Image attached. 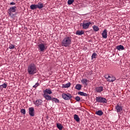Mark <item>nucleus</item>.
I'll list each match as a JSON object with an SVG mask.
<instances>
[{
    "label": "nucleus",
    "instance_id": "f257e3e1",
    "mask_svg": "<svg viewBox=\"0 0 130 130\" xmlns=\"http://www.w3.org/2000/svg\"><path fill=\"white\" fill-rule=\"evenodd\" d=\"M27 72L28 75H35L37 73L36 65L32 63L27 67Z\"/></svg>",
    "mask_w": 130,
    "mask_h": 130
},
{
    "label": "nucleus",
    "instance_id": "f03ea898",
    "mask_svg": "<svg viewBox=\"0 0 130 130\" xmlns=\"http://www.w3.org/2000/svg\"><path fill=\"white\" fill-rule=\"evenodd\" d=\"M72 44V38L70 36H66L61 42V45L64 47H69Z\"/></svg>",
    "mask_w": 130,
    "mask_h": 130
},
{
    "label": "nucleus",
    "instance_id": "7ed1b4c3",
    "mask_svg": "<svg viewBox=\"0 0 130 130\" xmlns=\"http://www.w3.org/2000/svg\"><path fill=\"white\" fill-rule=\"evenodd\" d=\"M96 102L99 103H107V100L105 98H102L101 96H97L95 99Z\"/></svg>",
    "mask_w": 130,
    "mask_h": 130
},
{
    "label": "nucleus",
    "instance_id": "20e7f679",
    "mask_svg": "<svg viewBox=\"0 0 130 130\" xmlns=\"http://www.w3.org/2000/svg\"><path fill=\"white\" fill-rule=\"evenodd\" d=\"M17 9V7L16 6H13L11 8H10L8 11H9V14L11 18H13L15 16V15L13 14V13H16V9Z\"/></svg>",
    "mask_w": 130,
    "mask_h": 130
},
{
    "label": "nucleus",
    "instance_id": "39448f33",
    "mask_svg": "<svg viewBox=\"0 0 130 130\" xmlns=\"http://www.w3.org/2000/svg\"><path fill=\"white\" fill-rule=\"evenodd\" d=\"M46 48H47L45 46V44L41 43L38 45V49L39 50L40 52H44Z\"/></svg>",
    "mask_w": 130,
    "mask_h": 130
},
{
    "label": "nucleus",
    "instance_id": "423d86ee",
    "mask_svg": "<svg viewBox=\"0 0 130 130\" xmlns=\"http://www.w3.org/2000/svg\"><path fill=\"white\" fill-rule=\"evenodd\" d=\"M62 97L64 100H71L72 98V94L69 93H62Z\"/></svg>",
    "mask_w": 130,
    "mask_h": 130
},
{
    "label": "nucleus",
    "instance_id": "0eeeda50",
    "mask_svg": "<svg viewBox=\"0 0 130 130\" xmlns=\"http://www.w3.org/2000/svg\"><path fill=\"white\" fill-rule=\"evenodd\" d=\"M105 78L106 79L107 82H109L110 83H112L113 82H114L115 80H116V78L115 77H114L113 76H107V75H106L105 76Z\"/></svg>",
    "mask_w": 130,
    "mask_h": 130
},
{
    "label": "nucleus",
    "instance_id": "6e6552de",
    "mask_svg": "<svg viewBox=\"0 0 130 130\" xmlns=\"http://www.w3.org/2000/svg\"><path fill=\"white\" fill-rule=\"evenodd\" d=\"M87 22L88 21L87 20H84L83 21V23H82L83 29H88V28H89V26H90V25H92V22Z\"/></svg>",
    "mask_w": 130,
    "mask_h": 130
},
{
    "label": "nucleus",
    "instance_id": "1a4fd4ad",
    "mask_svg": "<svg viewBox=\"0 0 130 130\" xmlns=\"http://www.w3.org/2000/svg\"><path fill=\"white\" fill-rule=\"evenodd\" d=\"M28 113L30 116H34L35 115L34 108L30 107L28 108Z\"/></svg>",
    "mask_w": 130,
    "mask_h": 130
},
{
    "label": "nucleus",
    "instance_id": "9d476101",
    "mask_svg": "<svg viewBox=\"0 0 130 130\" xmlns=\"http://www.w3.org/2000/svg\"><path fill=\"white\" fill-rule=\"evenodd\" d=\"M43 96L46 100H47V101H50V100H52V98H51V96L50 95L46 93H43Z\"/></svg>",
    "mask_w": 130,
    "mask_h": 130
},
{
    "label": "nucleus",
    "instance_id": "9b49d317",
    "mask_svg": "<svg viewBox=\"0 0 130 130\" xmlns=\"http://www.w3.org/2000/svg\"><path fill=\"white\" fill-rule=\"evenodd\" d=\"M43 102V101H42L41 99H39L37 100L35 103H34V104L36 106H37L38 107L40 105H41V104H42Z\"/></svg>",
    "mask_w": 130,
    "mask_h": 130
},
{
    "label": "nucleus",
    "instance_id": "f8f14e48",
    "mask_svg": "<svg viewBox=\"0 0 130 130\" xmlns=\"http://www.w3.org/2000/svg\"><path fill=\"white\" fill-rule=\"evenodd\" d=\"M103 38L106 39L107 38V30L104 29L103 32L102 33Z\"/></svg>",
    "mask_w": 130,
    "mask_h": 130
},
{
    "label": "nucleus",
    "instance_id": "ddd939ff",
    "mask_svg": "<svg viewBox=\"0 0 130 130\" xmlns=\"http://www.w3.org/2000/svg\"><path fill=\"white\" fill-rule=\"evenodd\" d=\"M103 91V87L102 86H99L95 88V91H96L97 93H101Z\"/></svg>",
    "mask_w": 130,
    "mask_h": 130
},
{
    "label": "nucleus",
    "instance_id": "4468645a",
    "mask_svg": "<svg viewBox=\"0 0 130 130\" xmlns=\"http://www.w3.org/2000/svg\"><path fill=\"white\" fill-rule=\"evenodd\" d=\"M44 94H47L50 95V94H52V91H51V89H46L45 90L43 91Z\"/></svg>",
    "mask_w": 130,
    "mask_h": 130
},
{
    "label": "nucleus",
    "instance_id": "2eb2a0df",
    "mask_svg": "<svg viewBox=\"0 0 130 130\" xmlns=\"http://www.w3.org/2000/svg\"><path fill=\"white\" fill-rule=\"evenodd\" d=\"M81 82L83 85H85L86 86H87V85H88V82H89V81L87 80V79L83 78L81 80Z\"/></svg>",
    "mask_w": 130,
    "mask_h": 130
},
{
    "label": "nucleus",
    "instance_id": "dca6fc26",
    "mask_svg": "<svg viewBox=\"0 0 130 130\" xmlns=\"http://www.w3.org/2000/svg\"><path fill=\"white\" fill-rule=\"evenodd\" d=\"M116 109L117 110V112H120L122 110V107L120 106L119 105H117L116 106Z\"/></svg>",
    "mask_w": 130,
    "mask_h": 130
},
{
    "label": "nucleus",
    "instance_id": "f3484780",
    "mask_svg": "<svg viewBox=\"0 0 130 130\" xmlns=\"http://www.w3.org/2000/svg\"><path fill=\"white\" fill-rule=\"evenodd\" d=\"M37 7L40 10L42 9L43 8V4H42L41 2H39L38 4H37Z\"/></svg>",
    "mask_w": 130,
    "mask_h": 130
},
{
    "label": "nucleus",
    "instance_id": "a211bd4d",
    "mask_svg": "<svg viewBox=\"0 0 130 130\" xmlns=\"http://www.w3.org/2000/svg\"><path fill=\"white\" fill-rule=\"evenodd\" d=\"M116 49H117V50H123L124 47L121 45H119L116 46Z\"/></svg>",
    "mask_w": 130,
    "mask_h": 130
},
{
    "label": "nucleus",
    "instance_id": "6ab92c4d",
    "mask_svg": "<svg viewBox=\"0 0 130 130\" xmlns=\"http://www.w3.org/2000/svg\"><path fill=\"white\" fill-rule=\"evenodd\" d=\"M71 87V83H68L62 85V88H70Z\"/></svg>",
    "mask_w": 130,
    "mask_h": 130
},
{
    "label": "nucleus",
    "instance_id": "aec40b11",
    "mask_svg": "<svg viewBox=\"0 0 130 130\" xmlns=\"http://www.w3.org/2000/svg\"><path fill=\"white\" fill-rule=\"evenodd\" d=\"M78 94L81 95V96H84V97H87L88 96V94L82 91L78 92Z\"/></svg>",
    "mask_w": 130,
    "mask_h": 130
},
{
    "label": "nucleus",
    "instance_id": "412c9836",
    "mask_svg": "<svg viewBox=\"0 0 130 130\" xmlns=\"http://www.w3.org/2000/svg\"><path fill=\"white\" fill-rule=\"evenodd\" d=\"M92 28L93 31H94L95 32H98V31H99V27H98V26L93 25L92 26Z\"/></svg>",
    "mask_w": 130,
    "mask_h": 130
},
{
    "label": "nucleus",
    "instance_id": "4be33fe9",
    "mask_svg": "<svg viewBox=\"0 0 130 130\" xmlns=\"http://www.w3.org/2000/svg\"><path fill=\"white\" fill-rule=\"evenodd\" d=\"M76 34L79 36L83 35L84 34V30H77L76 32Z\"/></svg>",
    "mask_w": 130,
    "mask_h": 130
},
{
    "label": "nucleus",
    "instance_id": "5701e85b",
    "mask_svg": "<svg viewBox=\"0 0 130 130\" xmlns=\"http://www.w3.org/2000/svg\"><path fill=\"white\" fill-rule=\"evenodd\" d=\"M75 89H76V90H80L82 89V85L78 84H77L75 86Z\"/></svg>",
    "mask_w": 130,
    "mask_h": 130
},
{
    "label": "nucleus",
    "instance_id": "b1692460",
    "mask_svg": "<svg viewBox=\"0 0 130 130\" xmlns=\"http://www.w3.org/2000/svg\"><path fill=\"white\" fill-rule=\"evenodd\" d=\"M74 119L77 121V122H79L80 121V118L79 117V116L77 114L74 115Z\"/></svg>",
    "mask_w": 130,
    "mask_h": 130
},
{
    "label": "nucleus",
    "instance_id": "393cba45",
    "mask_svg": "<svg viewBox=\"0 0 130 130\" xmlns=\"http://www.w3.org/2000/svg\"><path fill=\"white\" fill-rule=\"evenodd\" d=\"M30 9H31V10H36L37 9H38L37 5L32 4L30 6Z\"/></svg>",
    "mask_w": 130,
    "mask_h": 130
},
{
    "label": "nucleus",
    "instance_id": "a878e982",
    "mask_svg": "<svg viewBox=\"0 0 130 130\" xmlns=\"http://www.w3.org/2000/svg\"><path fill=\"white\" fill-rule=\"evenodd\" d=\"M8 87V84L6 83H3L2 85H0V89H6Z\"/></svg>",
    "mask_w": 130,
    "mask_h": 130
},
{
    "label": "nucleus",
    "instance_id": "bb28decb",
    "mask_svg": "<svg viewBox=\"0 0 130 130\" xmlns=\"http://www.w3.org/2000/svg\"><path fill=\"white\" fill-rule=\"evenodd\" d=\"M96 114L99 115V116H101L102 115H103V112L101 110L98 111L96 112Z\"/></svg>",
    "mask_w": 130,
    "mask_h": 130
},
{
    "label": "nucleus",
    "instance_id": "cd10ccee",
    "mask_svg": "<svg viewBox=\"0 0 130 130\" xmlns=\"http://www.w3.org/2000/svg\"><path fill=\"white\" fill-rule=\"evenodd\" d=\"M51 101L55 102V103H59V100L55 98H52Z\"/></svg>",
    "mask_w": 130,
    "mask_h": 130
},
{
    "label": "nucleus",
    "instance_id": "c85d7f7f",
    "mask_svg": "<svg viewBox=\"0 0 130 130\" xmlns=\"http://www.w3.org/2000/svg\"><path fill=\"white\" fill-rule=\"evenodd\" d=\"M56 126H57V128H58V129H59V130L62 129L63 126H62V125H61V124L57 123Z\"/></svg>",
    "mask_w": 130,
    "mask_h": 130
},
{
    "label": "nucleus",
    "instance_id": "c756f323",
    "mask_svg": "<svg viewBox=\"0 0 130 130\" xmlns=\"http://www.w3.org/2000/svg\"><path fill=\"white\" fill-rule=\"evenodd\" d=\"M96 56H97V54L96 53H93L91 56L92 59L94 58H96Z\"/></svg>",
    "mask_w": 130,
    "mask_h": 130
},
{
    "label": "nucleus",
    "instance_id": "7c9ffc66",
    "mask_svg": "<svg viewBox=\"0 0 130 130\" xmlns=\"http://www.w3.org/2000/svg\"><path fill=\"white\" fill-rule=\"evenodd\" d=\"M9 49H14L15 48V45H13L12 44H10L9 47Z\"/></svg>",
    "mask_w": 130,
    "mask_h": 130
},
{
    "label": "nucleus",
    "instance_id": "2f4dec72",
    "mask_svg": "<svg viewBox=\"0 0 130 130\" xmlns=\"http://www.w3.org/2000/svg\"><path fill=\"white\" fill-rule=\"evenodd\" d=\"M21 113H22V114H26V110L25 109H22L20 110Z\"/></svg>",
    "mask_w": 130,
    "mask_h": 130
},
{
    "label": "nucleus",
    "instance_id": "473e14b6",
    "mask_svg": "<svg viewBox=\"0 0 130 130\" xmlns=\"http://www.w3.org/2000/svg\"><path fill=\"white\" fill-rule=\"evenodd\" d=\"M75 2V0H68V4L69 5H72Z\"/></svg>",
    "mask_w": 130,
    "mask_h": 130
},
{
    "label": "nucleus",
    "instance_id": "72a5a7b5",
    "mask_svg": "<svg viewBox=\"0 0 130 130\" xmlns=\"http://www.w3.org/2000/svg\"><path fill=\"white\" fill-rule=\"evenodd\" d=\"M75 100H76V101H77V102H79V101H80V100H81V98L77 96L75 97Z\"/></svg>",
    "mask_w": 130,
    "mask_h": 130
},
{
    "label": "nucleus",
    "instance_id": "f704fd0d",
    "mask_svg": "<svg viewBox=\"0 0 130 130\" xmlns=\"http://www.w3.org/2000/svg\"><path fill=\"white\" fill-rule=\"evenodd\" d=\"M39 86V84L38 83H36L35 85L33 86V88H37Z\"/></svg>",
    "mask_w": 130,
    "mask_h": 130
},
{
    "label": "nucleus",
    "instance_id": "c9c22d12",
    "mask_svg": "<svg viewBox=\"0 0 130 130\" xmlns=\"http://www.w3.org/2000/svg\"><path fill=\"white\" fill-rule=\"evenodd\" d=\"M10 5H11V6H15V5H16V3H15L14 2H11L10 3Z\"/></svg>",
    "mask_w": 130,
    "mask_h": 130
},
{
    "label": "nucleus",
    "instance_id": "e433bc0d",
    "mask_svg": "<svg viewBox=\"0 0 130 130\" xmlns=\"http://www.w3.org/2000/svg\"><path fill=\"white\" fill-rule=\"evenodd\" d=\"M89 75H90L91 76V75H93V72L92 71H90L89 72Z\"/></svg>",
    "mask_w": 130,
    "mask_h": 130
}]
</instances>
